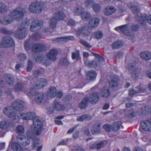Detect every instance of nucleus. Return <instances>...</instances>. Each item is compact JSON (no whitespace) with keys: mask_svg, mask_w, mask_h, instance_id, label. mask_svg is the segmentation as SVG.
<instances>
[{"mask_svg":"<svg viewBox=\"0 0 151 151\" xmlns=\"http://www.w3.org/2000/svg\"><path fill=\"white\" fill-rule=\"evenodd\" d=\"M13 108L16 110L22 111L24 109V106L20 102L16 101L12 103Z\"/></svg>","mask_w":151,"mask_h":151,"instance_id":"22","label":"nucleus"},{"mask_svg":"<svg viewBox=\"0 0 151 151\" xmlns=\"http://www.w3.org/2000/svg\"><path fill=\"white\" fill-rule=\"evenodd\" d=\"M95 71L91 70L87 72L86 78L89 81H93L95 79L96 76Z\"/></svg>","mask_w":151,"mask_h":151,"instance_id":"25","label":"nucleus"},{"mask_svg":"<svg viewBox=\"0 0 151 151\" xmlns=\"http://www.w3.org/2000/svg\"><path fill=\"white\" fill-rule=\"evenodd\" d=\"M6 10L7 8L5 5L2 2H0V12L3 13L6 12Z\"/></svg>","mask_w":151,"mask_h":151,"instance_id":"54","label":"nucleus"},{"mask_svg":"<svg viewBox=\"0 0 151 151\" xmlns=\"http://www.w3.org/2000/svg\"><path fill=\"white\" fill-rule=\"evenodd\" d=\"M100 125L99 124L97 125L96 127H93L91 130V133L93 134H96L100 132Z\"/></svg>","mask_w":151,"mask_h":151,"instance_id":"52","label":"nucleus"},{"mask_svg":"<svg viewBox=\"0 0 151 151\" xmlns=\"http://www.w3.org/2000/svg\"><path fill=\"white\" fill-rule=\"evenodd\" d=\"M17 141L23 146H27L30 143L29 139H26L24 136L23 135H19L17 137Z\"/></svg>","mask_w":151,"mask_h":151,"instance_id":"16","label":"nucleus"},{"mask_svg":"<svg viewBox=\"0 0 151 151\" xmlns=\"http://www.w3.org/2000/svg\"><path fill=\"white\" fill-rule=\"evenodd\" d=\"M100 22L99 19L96 17H93L89 22L88 26L89 28L93 29L95 28Z\"/></svg>","mask_w":151,"mask_h":151,"instance_id":"20","label":"nucleus"},{"mask_svg":"<svg viewBox=\"0 0 151 151\" xmlns=\"http://www.w3.org/2000/svg\"><path fill=\"white\" fill-rule=\"evenodd\" d=\"M71 57L72 59H76V61L81 60V58L80 55L79 51L76 50L75 52H72Z\"/></svg>","mask_w":151,"mask_h":151,"instance_id":"34","label":"nucleus"},{"mask_svg":"<svg viewBox=\"0 0 151 151\" xmlns=\"http://www.w3.org/2000/svg\"><path fill=\"white\" fill-rule=\"evenodd\" d=\"M20 116L23 120H29L32 119L33 121V130L35 132L37 135L40 134L42 129V123L34 112H30L27 113H21Z\"/></svg>","mask_w":151,"mask_h":151,"instance_id":"1","label":"nucleus"},{"mask_svg":"<svg viewBox=\"0 0 151 151\" xmlns=\"http://www.w3.org/2000/svg\"><path fill=\"white\" fill-rule=\"evenodd\" d=\"M133 65L131 66V67L130 68L129 71L131 73V75L132 77L135 78L137 77L139 75V73L137 70L135 68H134Z\"/></svg>","mask_w":151,"mask_h":151,"instance_id":"40","label":"nucleus"},{"mask_svg":"<svg viewBox=\"0 0 151 151\" xmlns=\"http://www.w3.org/2000/svg\"><path fill=\"white\" fill-rule=\"evenodd\" d=\"M29 40H27L24 43V47L26 50L27 51L30 49V44L29 43Z\"/></svg>","mask_w":151,"mask_h":151,"instance_id":"56","label":"nucleus"},{"mask_svg":"<svg viewBox=\"0 0 151 151\" xmlns=\"http://www.w3.org/2000/svg\"><path fill=\"white\" fill-rule=\"evenodd\" d=\"M67 144V139H63L62 140L60 141L57 144V145H66Z\"/></svg>","mask_w":151,"mask_h":151,"instance_id":"64","label":"nucleus"},{"mask_svg":"<svg viewBox=\"0 0 151 151\" xmlns=\"http://www.w3.org/2000/svg\"><path fill=\"white\" fill-rule=\"evenodd\" d=\"M146 91V89L145 88L138 87L135 88V89L132 88L129 90V94L130 96H132L139 92H143Z\"/></svg>","mask_w":151,"mask_h":151,"instance_id":"23","label":"nucleus"},{"mask_svg":"<svg viewBox=\"0 0 151 151\" xmlns=\"http://www.w3.org/2000/svg\"><path fill=\"white\" fill-rule=\"evenodd\" d=\"M55 17L58 21L63 20L65 17V15L63 12L61 11H56L55 14Z\"/></svg>","mask_w":151,"mask_h":151,"instance_id":"28","label":"nucleus"},{"mask_svg":"<svg viewBox=\"0 0 151 151\" xmlns=\"http://www.w3.org/2000/svg\"><path fill=\"white\" fill-rule=\"evenodd\" d=\"M30 23L29 20H25L23 21L22 24H19L18 28L14 33L15 37L19 39L25 38L27 35L26 28Z\"/></svg>","mask_w":151,"mask_h":151,"instance_id":"3","label":"nucleus"},{"mask_svg":"<svg viewBox=\"0 0 151 151\" xmlns=\"http://www.w3.org/2000/svg\"><path fill=\"white\" fill-rule=\"evenodd\" d=\"M25 92L26 94L29 97L33 96L34 95L33 89L32 88L26 90Z\"/></svg>","mask_w":151,"mask_h":151,"instance_id":"55","label":"nucleus"},{"mask_svg":"<svg viewBox=\"0 0 151 151\" xmlns=\"http://www.w3.org/2000/svg\"><path fill=\"white\" fill-rule=\"evenodd\" d=\"M92 119L91 116L88 115L84 114L80 116H78L77 119L78 121L83 122L84 121H89Z\"/></svg>","mask_w":151,"mask_h":151,"instance_id":"33","label":"nucleus"},{"mask_svg":"<svg viewBox=\"0 0 151 151\" xmlns=\"http://www.w3.org/2000/svg\"><path fill=\"white\" fill-rule=\"evenodd\" d=\"M140 55L141 58L146 60L151 59V52L148 51L143 52Z\"/></svg>","mask_w":151,"mask_h":151,"instance_id":"29","label":"nucleus"},{"mask_svg":"<svg viewBox=\"0 0 151 151\" xmlns=\"http://www.w3.org/2000/svg\"><path fill=\"white\" fill-rule=\"evenodd\" d=\"M11 148L14 151H23L21 146L16 142H13L11 145Z\"/></svg>","mask_w":151,"mask_h":151,"instance_id":"36","label":"nucleus"},{"mask_svg":"<svg viewBox=\"0 0 151 151\" xmlns=\"http://www.w3.org/2000/svg\"><path fill=\"white\" fill-rule=\"evenodd\" d=\"M122 123L120 122H116L111 125L112 130L114 131H116L120 128Z\"/></svg>","mask_w":151,"mask_h":151,"instance_id":"39","label":"nucleus"},{"mask_svg":"<svg viewBox=\"0 0 151 151\" xmlns=\"http://www.w3.org/2000/svg\"><path fill=\"white\" fill-rule=\"evenodd\" d=\"M46 8L45 3L40 2H33L30 4L29 9L31 12L35 14L40 13L42 10Z\"/></svg>","mask_w":151,"mask_h":151,"instance_id":"5","label":"nucleus"},{"mask_svg":"<svg viewBox=\"0 0 151 151\" xmlns=\"http://www.w3.org/2000/svg\"><path fill=\"white\" fill-rule=\"evenodd\" d=\"M41 37V35L37 33H35L32 36V39L35 40H38Z\"/></svg>","mask_w":151,"mask_h":151,"instance_id":"57","label":"nucleus"},{"mask_svg":"<svg viewBox=\"0 0 151 151\" xmlns=\"http://www.w3.org/2000/svg\"><path fill=\"white\" fill-rule=\"evenodd\" d=\"M80 43L86 47L90 48L91 46L87 42L82 39H80L79 40Z\"/></svg>","mask_w":151,"mask_h":151,"instance_id":"53","label":"nucleus"},{"mask_svg":"<svg viewBox=\"0 0 151 151\" xmlns=\"http://www.w3.org/2000/svg\"><path fill=\"white\" fill-rule=\"evenodd\" d=\"M92 6L93 11L95 12L98 13L100 11L101 7L99 4L97 3H94Z\"/></svg>","mask_w":151,"mask_h":151,"instance_id":"50","label":"nucleus"},{"mask_svg":"<svg viewBox=\"0 0 151 151\" xmlns=\"http://www.w3.org/2000/svg\"><path fill=\"white\" fill-rule=\"evenodd\" d=\"M10 118L13 119L14 120L15 122H19L20 119V118L19 116L16 115V114L15 112V115L14 116H13V117H10Z\"/></svg>","mask_w":151,"mask_h":151,"instance_id":"63","label":"nucleus"},{"mask_svg":"<svg viewBox=\"0 0 151 151\" xmlns=\"http://www.w3.org/2000/svg\"><path fill=\"white\" fill-rule=\"evenodd\" d=\"M9 127V123L7 121H3L0 122V127L3 129H8Z\"/></svg>","mask_w":151,"mask_h":151,"instance_id":"41","label":"nucleus"},{"mask_svg":"<svg viewBox=\"0 0 151 151\" xmlns=\"http://www.w3.org/2000/svg\"><path fill=\"white\" fill-rule=\"evenodd\" d=\"M44 58V55H40L37 56V58L36 59V60L37 63H40L42 64V61H43Z\"/></svg>","mask_w":151,"mask_h":151,"instance_id":"58","label":"nucleus"},{"mask_svg":"<svg viewBox=\"0 0 151 151\" xmlns=\"http://www.w3.org/2000/svg\"><path fill=\"white\" fill-rule=\"evenodd\" d=\"M44 50V46L41 44L36 43L34 44L32 46V50L34 52H39Z\"/></svg>","mask_w":151,"mask_h":151,"instance_id":"27","label":"nucleus"},{"mask_svg":"<svg viewBox=\"0 0 151 151\" xmlns=\"http://www.w3.org/2000/svg\"><path fill=\"white\" fill-rule=\"evenodd\" d=\"M3 111L4 114L9 118L13 117L15 115V112L11 106H6L4 108Z\"/></svg>","mask_w":151,"mask_h":151,"instance_id":"21","label":"nucleus"},{"mask_svg":"<svg viewBox=\"0 0 151 151\" xmlns=\"http://www.w3.org/2000/svg\"><path fill=\"white\" fill-rule=\"evenodd\" d=\"M122 46V43L120 41H116L111 45V47L113 49H117L121 47Z\"/></svg>","mask_w":151,"mask_h":151,"instance_id":"42","label":"nucleus"},{"mask_svg":"<svg viewBox=\"0 0 151 151\" xmlns=\"http://www.w3.org/2000/svg\"><path fill=\"white\" fill-rule=\"evenodd\" d=\"M16 131L19 134H23L24 132V129L23 127L21 125L18 126L16 128Z\"/></svg>","mask_w":151,"mask_h":151,"instance_id":"51","label":"nucleus"},{"mask_svg":"<svg viewBox=\"0 0 151 151\" xmlns=\"http://www.w3.org/2000/svg\"><path fill=\"white\" fill-rule=\"evenodd\" d=\"M129 26L128 24H126L116 27V30L118 32H121L125 34L129 39H132L134 37V34L129 32Z\"/></svg>","mask_w":151,"mask_h":151,"instance_id":"6","label":"nucleus"},{"mask_svg":"<svg viewBox=\"0 0 151 151\" xmlns=\"http://www.w3.org/2000/svg\"><path fill=\"white\" fill-rule=\"evenodd\" d=\"M103 127V128L108 132H109L112 130L111 126L108 124L104 125Z\"/></svg>","mask_w":151,"mask_h":151,"instance_id":"61","label":"nucleus"},{"mask_svg":"<svg viewBox=\"0 0 151 151\" xmlns=\"http://www.w3.org/2000/svg\"><path fill=\"white\" fill-rule=\"evenodd\" d=\"M25 12L24 9L19 10L16 9L9 15L4 16L2 18L4 24L7 25L10 24L14 19L17 20L21 19L23 18Z\"/></svg>","mask_w":151,"mask_h":151,"instance_id":"2","label":"nucleus"},{"mask_svg":"<svg viewBox=\"0 0 151 151\" xmlns=\"http://www.w3.org/2000/svg\"><path fill=\"white\" fill-rule=\"evenodd\" d=\"M74 12L76 15H79L81 16L84 11L83 8L82 6H78L75 7Z\"/></svg>","mask_w":151,"mask_h":151,"instance_id":"38","label":"nucleus"},{"mask_svg":"<svg viewBox=\"0 0 151 151\" xmlns=\"http://www.w3.org/2000/svg\"><path fill=\"white\" fill-rule=\"evenodd\" d=\"M5 80L7 83L10 86H12L14 83V79L10 75H7L5 77Z\"/></svg>","mask_w":151,"mask_h":151,"instance_id":"45","label":"nucleus"},{"mask_svg":"<svg viewBox=\"0 0 151 151\" xmlns=\"http://www.w3.org/2000/svg\"><path fill=\"white\" fill-rule=\"evenodd\" d=\"M17 141L23 146H27L30 143L29 139H26L24 136L23 135H19L17 137Z\"/></svg>","mask_w":151,"mask_h":151,"instance_id":"15","label":"nucleus"},{"mask_svg":"<svg viewBox=\"0 0 151 151\" xmlns=\"http://www.w3.org/2000/svg\"><path fill=\"white\" fill-rule=\"evenodd\" d=\"M1 41L2 45L6 47H10L13 46L14 45L13 39L9 36L3 37Z\"/></svg>","mask_w":151,"mask_h":151,"instance_id":"8","label":"nucleus"},{"mask_svg":"<svg viewBox=\"0 0 151 151\" xmlns=\"http://www.w3.org/2000/svg\"><path fill=\"white\" fill-rule=\"evenodd\" d=\"M150 110L146 106H145L143 108H142L140 110V112L141 113V114L142 116L146 115L148 114Z\"/></svg>","mask_w":151,"mask_h":151,"instance_id":"49","label":"nucleus"},{"mask_svg":"<svg viewBox=\"0 0 151 151\" xmlns=\"http://www.w3.org/2000/svg\"><path fill=\"white\" fill-rule=\"evenodd\" d=\"M101 91L103 97L107 98L109 96L110 92L109 88L107 87H103Z\"/></svg>","mask_w":151,"mask_h":151,"instance_id":"37","label":"nucleus"},{"mask_svg":"<svg viewBox=\"0 0 151 151\" xmlns=\"http://www.w3.org/2000/svg\"><path fill=\"white\" fill-rule=\"evenodd\" d=\"M140 28L139 25L136 24H134L131 25V28L132 30L134 31H137Z\"/></svg>","mask_w":151,"mask_h":151,"instance_id":"59","label":"nucleus"},{"mask_svg":"<svg viewBox=\"0 0 151 151\" xmlns=\"http://www.w3.org/2000/svg\"><path fill=\"white\" fill-rule=\"evenodd\" d=\"M34 99L35 102L37 104H40L44 103L45 101V97L43 93H37L35 94Z\"/></svg>","mask_w":151,"mask_h":151,"instance_id":"19","label":"nucleus"},{"mask_svg":"<svg viewBox=\"0 0 151 151\" xmlns=\"http://www.w3.org/2000/svg\"><path fill=\"white\" fill-rule=\"evenodd\" d=\"M103 34L101 31H98L93 33L92 37L96 39H100L103 37Z\"/></svg>","mask_w":151,"mask_h":151,"instance_id":"43","label":"nucleus"},{"mask_svg":"<svg viewBox=\"0 0 151 151\" xmlns=\"http://www.w3.org/2000/svg\"><path fill=\"white\" fill-rule=\"evenodd\" d=\"M58 55L57 51L54 49L50 50L46 53L47 57L50 60L54 61L56 60V56Z\"/></svg>","mask_w":151,"mask_h":151,"instance_id":"13","label":"nucleus"},{"mask_svg":"<svg viewBox=\"0 0 151 151\" xmlns=\"http://www.w3.org/2000/svg\"><path fill=\"white\" fill-rule=\"evenodd\" d=\"M24 84L22 82H18L16 83L14 87V90L15 92L23 91L24 87Z\"/></svg>","mask_w":151,"mask_h":151,"instance_id":"26","label":"nucleus"},{"mask_svg":"<svg viewBox=\"0 0 151 151\" xmlns=\"http://www.w3.org/2000/svg\"><path fill=\"white\" fill-rule=\"evenodd\" d=\"M99 95L97 92H93L88 98V102L92 104H96L99 101Z\"/></svg>","mask_w":151,"mask_h":151,"instance_id":"17","label":"nucleus"},{"mask_svg":"<svg viewBox=\"0 0 151 151\" xmlns=\"http://www.w3.org/2000/svg\"><path fill=\"white\" fill-rule=\"evenodd\" d=\"M58 21L55 17H53L49 21V27L50 28L54 29L56 26L57 21Z\"/></svg>","mask_w":151,"mask_h":151,"instance_id":"35","label":"nucleus"},{"mask_svg":"<svg viewBox=\"0 0 151 151\" xmlns=\"http://www.w3.org/2000/svg\"><path fill=\"white\" fill-rule=\"evenodd\" d=\"M43 26L42 22L40 20H35L32 22L30 27V30L33 32L41 29Z\"/></svg>","mask_w":151,"mask_h":151,"instance_id":"9","label":"nucleus"},{"mask_svg":"<svg viewBox=\"0 0 151 151\" xmlns=\"http://www.w3.org/2000/svg\"><path fill=\"white\" fill-rule=\"evenodd\" d=\"M94 3L93 0H85L84 5L87 7H90Z\"/></svg>","mask_w":151,"mask_h":151,"instance_id":"48","label":"nucleus"},{"mask_svg":"<svg viewBox=\"0 0 151 151\" xmlns=\"http://www.w3.org/2000/svg\"><path fill=\"white\" fill-rule=\"evenodd\" d=\"M57 93V89L55 87H51L48 89V95L51 98L54 97Z\"/></svg>","mask_w":151,"mask_h":151,"instance_id":"30","label":"nucleus"},{"mask_svg":"<svg viewBox=\"0 0 151 151\" xmlns=\"http://www.w3.org/2000/svg\"><path fill=\"white\" fill-rule=\"evenodd\" d=\"M81 17L82 19L87 20L91 18V15L88 12H84L82 15H81Z\"/></svg>","mask_w":151,"mask_h":151,"instance_id":"46","label":"nucleus"},{"mask_svg":"<svg viewBox=\"0 0 151 151\" xmlns=\"http://www.w3.org/2000/svg\"><path fill=\"white\" fill-rule=\"evenodd\" d=\"M52 107L54 110L58 111H61L64 110L65 109L64 105L57 99H55L53 101Z\"/></svg>","mask_w":151,"mask_h":151,"instance_id":"14","label":"nucleus"},{"mask_svg":"<svg viewBox=\"0 0 151 151\" xmlns=\"http://www.w3.org/2000/svg\"><path fill=\"white\" fill-rule=\"evenodd\" d=\"M111 78V80L109 83V88L114 89L118 86L119 83V78L118 76L115 75H112Z\"/></svg>","mask_w":151,"mask_h":151,"instance_id":"10","label":"nucleus"},{"mask_svg":"<svg viewBox=\"0 0 151 151\" xmlns=\"http://www.w3.org/2000/svg\"><path fill=\"white\" fill-rule=\"evenodd\" d=\"M60 64L63 66H65L69 65L70 63L66 58H62L60 61Z\"/></svg>","mask_w":151,"mask_h":151,"instance_id":"47","label":"nucleus"},{"mask_svg":"<svg viewBox=\"0 0 151 151\" xmlns=\"http://www.w3.org/2000/svg\"><path fill=\"white\" fill-rule=\"evenodd\" d=\"M75 32L78 36L82 34L83 36H88L90 34V32L88 30V28L86 26L78 28L75 30Z\"/></svg>","mask_w":151,"mask_h":151,"instance_id":"12","label":"nucleus"},{"mask_svg":"<svg viewBox=\"0 0 151 151\" xmlns=\"http://www.w3.org/2000/svg\"><path fill=\"white\" fill-rule=\"evenodd\" d=\"M74 38L73 36H67L64 37L59 38V43H64L68 42V40H74Z\"/></svg>","mask_w":151,"mask_h":151,"instance_id":"31","label":"nucleus"},{"mask_svg":"<svg viewBox=\"0 0 151 151\" xmlns=\"http://www.w3.org/2000/svg\"><path fill=\"white\" fill-rule=\"evenodd\" d=\"M116 9L112 6H106L104 11V14L106 16H109L115 13Z\"/></svg>","mask_w":151,"mask_h":151,"instance_id":"24","label":"nucleus"},{"mask_svg":"<svg viewBox=\"0 0 151 151\" xmlns=\"http://www.w3.org/2000/svg\"><path fill=\"white\" fill-rule=\"evenodd\" d=\"M88 102V98L87 97H84L79 104V107L82 109H84L87 106Z\"/></svg>","mask_w":151,"mask_h":151,"instance_id":"32","label":"nucleus"},{"mask_svg":"<svg viewBox=\"0 0 151 151\" xmlns=\"http://www.w3.org/2000/svg\"><path fill=\"white\" fill-rule=\"evenodd\" d=\"M18 58L21 60H25L26 58L25 54L23 53H19L17 55Z\"/></svg>","mask_w":151,"mask_h":151,"instance_id":"62","label":"nucleus"},{"mask_svg":"<svg viewBox=\"0 0 151 151\" xmlns=\"http://www.w3.org/2000/svg\"><path fill=\"white\" fill-rule=\"evenodd\" d=\"M141 127L139 129L141 131L143 130L144 131H151V121L149 120H146L141 124Z\"/></svg>","mask_w":151,"mask_h":151,"instance_id":"18","label":"nucleus"},{"mask_svg":"<svg viewBox=\"0 0 151 151\" xmlns=\"http://www.w3.org/2000/svg\"><path fill=\"white\" fill-rule=\"evenodd\" d=\"M47 84V81L45 79H36L34 81L33 86L35 89L42 88Z\"/></svg>","mask_w":151,"mask_h":151,"instance_id":"11","label":"nucleus"},{"mask_svg":"<svg viewBox=\"0 0 151 151\" xmlns=\"http://www.w3.org/2000/svg\"><path fill=\"white\" fill-rule=\"evenodd\" d=\"M130 7L132 8V12L135 15L137 22L144 24L145 22L146 19L147 22L151 25V15H149L146 18L144 16H142L139 12V8L136 6H131Z\"/></svg>","mask_w":151,"mask_h":151,"instance_id":"4","label":"nucleus"},{"mask_svg":"<svg viewBox=\"0 0 151 151\" xmlns=\"http://www.w3.org/2000/svg\"><path fill=\"white\" fill-rule=\"evenodd\" d=\"M127 116L129 118L134 117L135 114L133 109H131L128 111L127 113Z\"/></svg>","mask_w":151,"mask_h":151,"instance_id":"60","label":"nucleus"},{"mask_svg":"<svg viewBox=\"0 0 151 151\" xmlns=\"http://www.w3.org/2000/svg\"><path fill=\"white\" fill-rule=\"evenodd\" d=\"M91 53L95 57V59L92 61V67H96L100 65L104 61L103 58L98 54L93 52H91Z\"/></svg>","mask_w":151,"mask_h":151,"instance_id":"7","label":"nucleus"},{"mask_svg":"<svg viewBox=\"0 0 151 151\" xmlns=\"http://www.w3.org/2000/svg\"><path fill=\"white\" fill-rule=\"evenodd\" d=\"M104 146V143L101 142L97 144H94L91 146V149H99Z\"/></svg>","mask_w":151,"mask_h":151,"instance_id":"44","label":"nucleus"}]
</instances>
